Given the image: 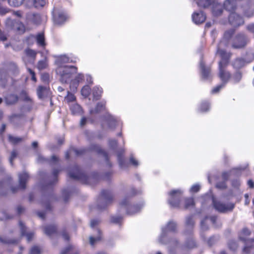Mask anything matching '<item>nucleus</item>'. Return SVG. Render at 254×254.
<instances>
[{"instance_id": "obj_64", "label": "nucleus", "mask_w": 254, "mask_h": 254, "mask_svg": "<svg viewBox=\"0 0 254 254\" xmlns=\"http://www.w3.org/2000/svg\"><path fill=\"white\" fill-rule=\"evenodd\" d=\"M72 249V246H68L65 249L63 250L60 254H68L69 252H70Z\"/></svg>"}, {"instance_id": "obj_30", "label": "nucleus", "mask_w": 254, "mask_h": 254, "mask_svg": "<svg viewBox=\"0 0 254 254\" xmlns=\"http://www.w3.org/2000/svg\"><path fill=\"white\" fill-rule=\"evenodd\" d=\"M211 11L213 15L215 17L220 16L223 11V7L221 3L215 1L212 6Z\"/></svg>"}, {"instance_id": "obj_13", "label": "nucleus", "mask_w": 254, "mask_h": 254, "mask_svg": "<svg viewBox=\"0 0 254 254\" xmlns=\"http://www.w3.org/2000/svg\"><path fill=\"white\" fill-rule=\"evenodd\" d=\"M5 25L7 27L19 33H23L25 31V27L23 23L18 20H12L8 18L5 21Z\"/></svg>"}, {"instance_id": "obj_42", "label": "nucleus", "mask_w": 254, "mask_h": 254, "mask_svg": "<svg viewBox=\"0 0 254 254\" xmlns=\"http://www.w3.org/2000/svg\"><path fill=\"white\" fill-rule=\"evenodd\" d=\"M21 99L24 102L32 103V99L28 96L27 92L25 90H22L20 93Z\"/></svg>"}, {"instance_id": "obj_31", "label": "nucleus", "mask_w": 254, "mask_h": 254, "mask_svg": "<svg viewBox=\"0 0 254 254\" xmlns=\"http://www.w3.org/2000/svg\"><path fill=\"white\" fill-rule=\"evenodd\" d=\"M223 7L226 10L232 13L237 8V3L235 0H225Z\"/></svg>"}, {"instance_id": "obj_32", "label": "nucleus", "mask_w": 254, "mask_h": 254, "mask_svg": "<svg viewBox=\"0 0 254 254\" xmlns=\"http://www.w3.org/2000/svg\"><path fill=\"white\" fill-rule=\"evenodd\" d=\"M84 79V76L82 73H78L77 76H76L75 78L72 80L70 79L69 81H71L70 84V88L71 89H76L79 83L80 82H82Z\"/></svg>"}, {"instance_id": "obj_17", "label": "nucleus", "mask_w": 254, "mask_h": 254, "mask_svg": "<svg viewBox=\"0 0 254 254\" xmlns=\"http://www.w3.org/2000/svg\"><path fill=\"white\" fill-rule=\"evenodd\" d=\"M9 122L15 127L20 126L25 121L24 115L22 113L13 114L8 117Z\"/></svg>"}, {"instance_id": "obj_57", "label": "nucleus", "mask_w": 254, "mask_h": 254, "mask_svg": "<svg viewBox=\"0 0 254 254\" xmlns=\"http://www.w3.org/2000/svg\"><path fill=\"white\" fill-rule=\"evenodd\" d=\"M218 240V238L217 237L213 236L209 238V239L207 241L208 245L211 247Z\"/></svg>"}, {"instance_id": "obj_23", "label": "nucleus", "mask_w": 254, "mask_h": 254, "mask_svg": "<svg viewBox=\"0 0 254 254\" xmlns=\"http://www.w3.org/2000/svg\"><path fill=\"white\" fill-rule=\"evenodd\" d=\"M103 120L107 123L109 128L114 129L116 127L118 122L117 119L109 113H107L103 117Z\"/></svg>"}, {"instance_id": "obj_35", "label": "nucleus", "mask_w": 254, "mask_h": 254, "mask_svg": "<svg viewBox=\"0 0 254 254\" xmlns=\"http://www.w3.org/2000/svg\"><path fill=\"white\" fill-rule=\"evenodd\" d=\"M68 18L67 14L64 12H60L58 17L55 19V23L58 25L63 24Z\"/></svg>"}, {"instance_id": "obj_27", "label": "nucleus", "mask_w": 254, "mask_h": 254, "mask_svg": "<svg viewBox=\"0 0 254 254\" xmlns=\"http://www.w3.org/2000/svg\"><path fill=\"white\" fill-rule=\"evenodd\" d=\"M6 105L10 106L15 104L18 101L19 97L15 93H8L4 96Z\"/></svg>"}, {"instance_id": "obj_28", "label": "nucleus", "mask_w": 254, "mask_h": 254, "mask_svg": "<svg viewBox=\"0 0 254 254\" xmlns=\"http://www.w3.org/2000/svg\"><path fill=\"white\" fill-rule=\"evenodd\" d=\"M19 225L20 228L21 236L26 237L28 242L31 241L34 236V233L32 232H27L26 227L21 221H19Z\"/></svg>"}, {"instance_id": "obj_55", "label": "nucleus", "mask_w": 254, "mask_h": 254, "mask_svg": "<svg viewBox=\"0 0 254 254\" xmlns=\"http://www.w3.org/2000/svg\"><path fill=\"white\" fill-rule=\"evenodd\" d=\"M8 69L11 70L13 74H16L18 72L17 65L13 63H9Z\"/></svg>"}, {"instance_id": "obj_24", "label": "nucleus", "mask_w": 254, "mask_h": 254, "mask_svg": "<svg viewBox=\"0 0 254 254\" xmlns=\"http://www.w3.org/2000/svg\"><path fill=\"white\" fill-rule=\"evenodd\" d=\"M194 224V222L192 215L186 217L185 222L186 230L184 231L185 235H191L192 234Z\"/></svg>"}, {"instance_id": "obj_63", "label": "nucleus", "mask_w": 254, "mask_h": 254, "mask_svg": "<svg viewBox=\"0 0 254 254\" xmlns=\"http://www.w3.org/2000/svg\"><path fill=\"white\" fill-rule=\"evenodd\" d=\"M200 190V186L198 184L193 185L190 189V191L191 192H197Z\"/></svg>"}, {"instance_id": "obj_45", "label": "nucleus", "mask_w": 254, "mask_h": 254, "mask_svg": "<svg viewBox=\"0 0 254 254\" xmlns=\"http://www.w3.org/2000/svg\"><path fill=\"white\" fill-rule=\"evenodd\" d=\"M242 77V74L240 71H237L232 76V80L234 83L240 81Z\"/></svg>"}, {"instance_id": "obj_33", "label": "nucleus", "mask_w": 254, "mask_h": 254, "mask_svg": "<svg viewBox=\"0 0 254 254\" xmlns=\"http://www.w3.org/2000/svg\"><path fill=\"white\" fill-rule=\"evenodd\" d=\"M70 110L71 114L74 116H81L83 113L82 107L77 103H72L70 104Z\"/></svg>"}, {"instance_id": "obj_9", "label": "nucleus", "mask_w": 254, "mask_h": 254, "mask_svg": "<svg viewBox=\"0 0 254 254\" xmlns=\"http://www.w3.org/2000/svg\"><path fill=\"white\" fill-rule=\"evenodd\" d=\"M109 145L110 148L114 152L117 153L118 161L120 167L122 169H126L128 167V164L125 160L124 158V149H121L117 150L118 142L116 139H110L109 140Z\"/></svg>"}, {"instance_id": "obj_46", "label": "nucleus", "mask_w": 254, "mask_h": 254, "mask_svg": "<svg viewBox=\"0 0 254 254\" xmlns=\"http://www.w3.org/2000/svg\"><path fill=\"white\" fill-rule=\"evenodd\" d=\"M228 247L229 250L233 252H235L238 248V245L236 241L234 240H229L228 242Z\"/></svg>"}, {"instance_id": "obj_41", "label": "nucleus", "mask_w": 254, "mask_h": 254, "mask_svg": "<svg viewBox=\"0 0 254 254\" xmlns=\"http://www.w3.org/2000/svg\"><path fill=\"white\" fill-rule=\"evenodd\" d=\"M36 41L37 44L41 47H44L46 45L45 39L43 33H38L36 36Z\"/></svg>"}, {"instance_id": "obj_4", "label": "nucleus", "mask_w": 254, "mask_h": 254, "mask_svg": "<svg viewBox=\"0 0 254 254\" xmlns=\"http://www.w3.org/2000/svg\"><path fill=\"white\" fill-rule=\"evenodd\" d=\"M68 176L70 179L80 181L82 184H89L91 180L99 181L101 177L97 172H93L91 177L86 175L77 164L69 167L68 170Z\"/></svg>"}, {"instance_id": "obj_15", "label": "nucleus", "mask_w": 254, "mask_h": 254, "mask_svg": "<svg viewBox=\"0 0 254 254\" xmlns=\"http://www.w3.org/2000/svg\"><path fill=\"white\" fill-rule=\"evenodd\" d=\"M224 46H217V53L221 57V61L219 62V66H227L229 64L231 54L227 53L221 48Z\"/></svg>"}, {"instance_id": "obj_38", "label": "nucleus", "mask_w": 254, "mask_h": 254, "mask_svg": "<svg viewBox=\"0 0 254 254\" xmlns=\"http://www.w3.org/2000/svg\"><path fill=\"white\" fill-rule=\"evenodd\" d=\"M215 1L216 0H198L196 3L198 6L205 8L211 5L212 6Z\"/></svg>"}, {"instance_id": "obj_22", "label": "nucleus", "mask_w": 254, "mask_h": 254, "mask_svg": "<svg viewBox=\"0 0 254 254\" xmlns=\"http://www.w3.org/2000/svg\"><path fill=\"white\" fill-rule=\"evenodd\" d=\"M246 167L247 166L244 167H239L238 168L232 169L230 173L227 172H223L222 175L223 180L224 181H227L228 180L229 176L232 174H233L236 176H240L241 174L242 171L245 170Z\"/></svg>"}, {"instance_id": "obj_59", "label": "nucleus", "mask_w": 254, "mask_h": 254, "mask_svg": "<svg viewBox=\"0 0 254 254\" xmlns=\"http://www.w3.org/2000/svg\"><path fill=\"white\" fill-rule=\"evenodd\" d=\"M225 85L224 84H222V83L214 87L211 91V93L212 94H215L218 93L222 88H223L224 87H225Z\"/></svg>"}, {"instance_id": "obj_1", "label": "nucleus", "mask_w": 254, "mask_h": 254, "mask_svg": "<svg viewBox=\"0 0 254 254\" xmlns=\"http://www.w3.org/2000/svg\"><path fill=\"white\" fill-rule=\"evenodd\" d=\"M60 170L57 169H54L52 172L53 179L50 181L42 180L41 182V185L43 191L42 199H47L45 202L42 201V205L44 206L47 211L52 210V206L50 202L52 201L57 200L56 195L53 192V187L54 185L58 182V176L59 174Z\"/></svg>"}, {"instance_id": "obj_12", "label": "nucleus", "mask_w": 254, "mask_h": 254, "mask_svg": "<svg viewBox=\"0 0 254 254\" xmlns=\"http://www.w3.org/2000/svg\"><path fill=\"white\" fill-rule=\"evenodd\" d=\"M169 194L170 197L168 201L170 206L173 208L179 207L183 196V191L181 190H174L169 192Z\"/></svg>"}, {"instance_id": "obj_2", "label": "nucleus", "mask_w": 254, "mask_h": 254, "mask_svg": "<svg viewBox=\"0 0 254 254\" xmlns=\"http://www.w3.org/2000/svg\"><path fill=\"white\" fill-rule=\"evenodd\" d=\"M69 62V58L65 55L58 57L56 63L58 65L56 71L60 76V81L62 83H67L71 79L73 74L76 73L77 68L73 65H64L63 64Z\"/></svg>"}, {"instance_id": "obj_3", "label": "nucleus", "mask_w": 254, "mask_h": 254, "mask_svg": "<svg viewBox=\"0 0 254 254\" xmlns=\"http://www.w3.org/2000/svg\"><path fill=\"white\" fill-rule=\"evenodd\" d=\"M177 223L174 221L168 222L166 227L162 228V232L158 238V242L163 245H169V254H176V249L178 248L179 242L176 238H167L168 232L176 233L177 232Z\"/></svg>"}, {"instance_id": "obj_5", "label": "nucleus", "mask_w": 254, "mask_h": 254, "mask_svg": "<svg viewBox=\"0 0 254 254\" xmlns=\"http://www.w3.org/2000/svg\"><path fill=\"white\" fill-rule=\"evenodd\" d=\"M87 151H95L97 154L102 155L109 167L112 166V164L109 161L108 153L100 145L96 144H91L88 148H82L79 149L71 147L66 152L65 157L66 159H68L70 157V153L72 152H74L77 156H79L85 154Z\"/></svg>"}, {"instance_id": "obj_58", "label": "nucleus", "mask_w": 254, "mask_h": 254, "mask_svg": "<svg viewBox=\"0 0 254 254\" xmlns=\"http://www.w3.org/2000/svg\"><path fill=\"white\" fill-rule=\"evenodd\" d=\"M29 254H41V251L38 247L34 246L31 248Z\"/></svg>"}, {"instance_id": "obj_43", "label": "nucleus", "mask_w": 254, "mask_h": 254, "mask_svg": "<svg viewBox=\"0 0 254 254\" xmlns=\"http://www.w3.org/2000/svg\"><path fill=\"white\" fill-rule=\"evenodd\" d=\"M98 235L96 237L90 236L89 238L90 244L93 246L96 242L99 241L101 239V232L100 230L97 229Z\"/></svg>"}, {"instance_id": "obj_48", "label": "nucleus", "mask_w": 254, "mask_h": 254, "mask_svg": "<svg viewBox=\"0 0 254 254\" xmlns=\"http://www.w3.org/2000/svg\"><path fill=\"white\" fill-rule=\"evenodd\" d=\"M8 140L9 142L14 144H16L22 141L23 139V137H15L9 134L8 136Z\"/></svg>"}, {"instance_id": "obj_62", "label": "nucleus", "mask_w": 254, "mask_h": 254, "mask_svg": "<svg viewBox=\"0 0 254 254\" xmlns=\"http://www.w3.org/2000/svg\"><path fill=\"white\" fill-rule=\"evenodd\" d=\"M37 66L38 68L40 70L45 68L46 67V62L43 60L39 61Z\"/></svg>"}, {"instance_id": "obj_8", "label": "nucleus", "mask_w": 254, "mask_h": 254, "mask_svg": "<svg viewBox=\"0 0 254 254\" xmlns=\"http://www.w3.org/2000/svg\"><path fill=\"white\" fill-rule=\"evenodd\" d=\"M130 197L128 195L126 196L120 202V208L119 211L120 212L122 209L126 210L127 215H133L140 211L143 206V202L136 204L135 205H131L130 203Z\"/></svg>"}, {"instance_id": "obj_40", "label": "nucleus", "mask_w": 254, "mask_h": 254, "mask_svg": "<svg viewBox=\"0 0 254 254\" xmlns=\"http://www.w3.org/2000/svg\"><path fill=\"white\" fill-rule=\"evenodd\" d=\"M7 84V74L3 70H0V86L4 88Z\"/></svg>"}, {"instance_id": "obj_52", "label": "nucleus", "mask_w": 254, "mask_h": 254, "mask_svg": "<svg viewBox=\"0 0 254 254\" xmlns=\"http://www.w3.org/2000/svg\"><path fill=\"white\" fill-rule=\"evenodd\" d=\"M45 4V0H33V4L36 8L42 7Z\"/></svg>"}, {"instance_id": "obj_60", "label": "nucleus", "mask_w": 254, "mask_h": 254, "mask_svg": "<svg viewBox=\"0 0 254 254\" xmlns=\"http://www.w3.org/2000/svg\"><path fill=\"white\" fill-rule=\"evenodd\" d=\"M33 21L34 23L36 24H38L41 22V17L40 15L38 14H33Z\"/></svg>"}, {"instance_id": "obj_18", "label": "nucleus", "mask_w": 254, "mask_h": 254, "mask_svg": "<svg viewBox=\"0 0 254 254\" xmlns=\"http://www.w3.org/2000/svg\"><path fill=\"white\" fill-rule=\"evenodd\" d=\"M229 22L234 27H238L242 25L244 23V20L242 16L235 12L230 13L229 16Z\"/></svg>"}, {"instance_id": "obj_39", "label": "nucleus", "mask_w": 254, "mask_h": 254, "mask_svg": "<svg viewBox=\"0 0 254 254\" xmlns=\"http://www.w3.org/2000/svg\"><path fill=\"white\" fill-rule=\"evenodd\" d=\"M45 233L50 236L57 232V227L55 225H50L46 226L44 228Z\"/></svg>"}, {"instance_id": "obj_44", "label": "nucleus", "mask_w": 254, "mask_h": 254, "mask_svg": "<svg viewBox=\"0 0 254 254\" xmlns=\"http://www.w3.org/2000/svg\"><path fill=\"white\" fill-rule=\"evenodd\" d=\"M0 242L4 244H16L18 240L16 239H7L0 236Z\"/></svg>"}, {"instance_id": "obj_6", "label": "nucleus", "mask_w": 254, "mask_h": 254, "mask_svg": "<svg viewBox=\"0 0 254 254\" xmlns=\"http://www.w3.org/2000/svg\"><path fill=\"white\" fill-rule=\"evenodd\" d=\"M251 231L247 228H244L239 235V239L245 244L243 252L246 254H254V237L250 238Z\"/></svg>"}, {"instance_id": "obj_50", "label": "nucleus", "mask_w": 254, "mask_h": 254, "mask_svg": "<svg viewBox=\"0 0 254 254\" xmlns=\"http://www.w3.org/2000/svg\"><path fill=\"white\" fill-rule=\"evenodd\" d=\"M210 104L207 101H203L200 104L199 110L201 112H205L209 110Z\"/></svg>"}, {"instance_id": "obj_7", "label": "nucleus", "mask_w": 254, "mask_h": 254, "mask_svg": "<svg viewBox=\"0 0 254 254\" xmlns=\"http://www.w3.org/2000/svg\"><path fill=\"white\" fill-rule=\"evenodd\" d=\"M114 200V195L111 190H103L97 200V208L98 210H105Z\"/></svg>"}, {"instance_id": "obj_11", "label": "nucleus", "mask_w": 254, "mask_h": 254, "mask_svg": "<svg viewBox=\"0 0 254 254\" xmlns=\"http://www.w3.org/2000/svg\"><path fill=\"white\" fill-rule=\"evenodd\" d=\"M248 38L246 34L240 32L236 34L232 39L231 46L234 49H241L246 46Z\"/></svg>"}, {"instance_id": "obj_25", "label": "nucleus", "mask_w": 254, "mask_h": 254, "mask_svg": "<svg viewBox=\"0 0 254 254\" xmlns=\"http://www.w3.org/2000/svg\"><path fill=\"white\" fill-rule=\"evenodd\" d=\"M206 18V15L202 11L194 12L192 14V21L196 24L202 23L205 21Z\"/></svg>"}, {"instance_id": "obj_47", "label": "nucleus", "mask_w": 254, "mask_h": 254, "mask_svg": "<svg viewBox=\"0 0 254 254\" xmlns=\"http://www.w3.org/2000/svg\"><path fill=\"white\" fill-rule=\"evenodd\" d=\"M46 90V88L43 86H39L37 90V95L39 99H42L44 98V93Z\"/></svg>"}, {"instance_id": "obj_14", "label": "nucleus", "mask_w": 254, "mask_h": 254, "mask_svg": "<svg viewBox=\"0 0 254 254\" xmlns=\"http://www.w3.org/2000/svg\"><path fill=\"white\" fill-rule=\"evenodd\" d=\"M29 174L23 172L18 174L19 186L16 187H11V190L12 193H15L19 189L24 190L26 187V183L29 179Z\"/></svg>"}, {"instance_id": "obj_54", "label": "nucleus", "mask_w": 254, "mask_h": 254, "mask_svg": "<svg viewBox=\"0 0 254 254\" xmlns=\"http://www.w3.org/2000/svg\"><path fill=\"white\" fill-rule=\"evenodd\" d=\"M26 54L27 56L31 58L33 60H34L36 58V53L35 51L32 49H27L25 51Z\"/></svg>"}, {"instance_id": "obj_49", "label": "nucleus", "mask_w": 254, "mask_h": 254, "mask_svg": "<svg viewBox=\"0 0 254 254\" xmlns=\"http://www.w3.org/2000/svg\"><path fill=\"white\" fill-rule=\"evenodd\" d=\"M91 92L90 87L88 85L84 86L81 90V95L85 98L88 97Z\"/></svg>"}, {"instance_id": "obj_29", "label": "nucleus", "mask_w": 254, "mask_h": 254, "mask_svg": "<svg viewBox=\"0 0 254 254\" xmlns=\"http://www.w3.org/2000/svg\"><path fill=\"white\" fill-rule=\"evenodd\" d=\"M77 191V189L73 187H67L64 189L62 190V195L64 202L68 201L70 196L72 193Z\"/></svg>"}, {"instance_id": "obj_20", "label": "nucleus", "mask_w": 254, "mask_h": 254, "mask_svg": "<svg viewBox=\"0 0 254 254\" xmlns=\"http://www.w3.org/2000/svg\"><path fill=\"white\" fill-rule=\"evenodd\" d=\"M226 66H219V77L222 81V83L226 85L230 79L231 73L226 70Z\"/></svg>"}, {"instance_id": "obj_61", "label": "nucleus", "mask_w": 254, "mask_h": 254, "mask_svg": "<svg viewBox=\"0 0 254 254\" xmlns=\"http://www.w3.org/2000/svg\"><path fill=\"white\" fill-rule=\"evenodd\" d=\"M37 162L40 163H48L49 162V158H46L41 155H38Z\"/></svg>"}, {"instance_id": "obj_56", "label": "nucleus", "mask_w": 254, "mask_h": 254, "mask_svg": "<svg viewBox=\"0 0 254 254\" xmlns=\"http://www.w3.org/2000/svg\"><path fill=\"white\" fill-rule=\"evenodd\" d=\"M244 14L248 18L253 17L254 15V8H250L246 10L244 12Z\"/></svg>"}, {"instance_id": "obj_37", "label": "nucleus", "mask_w": 254, "mask_h": 254, "mask_svg": "<svg viewBox=\"0 0 254 254\" xmlns=\"http://www.w3.org/2000/svg\"><path fill=\"white\" fill-rule=\"evenodd\" d=\"M246 63V61L244 58H239L234 61L233 66L235 68L240 69L243 67Z\"/></svg>"}, {"instance_id": "obj_10", "label": "nucleus", "mask_w": 254, "mask_h": 254, "mask_svg": "<svg viewBox=\"0 0 254 254\" xmlns=\"http://www.w3.org/2000/svg\"><path fill=\"white\" fill-rule=\"evenodd\" d=\"M212 204L213 208L218 212L224 213L228 211H231L235 207V204L228 203L226 205L217 200L214 196H212Z\"/></svg>"}, {"instance_id": "obj_21", "label": "nucleus", "mask_w": 254, "mask_h": 254, "mask_svg": "<svg viewBox=\"0 0 254 254\" xmlns=\"http://www.w3.org/2000/svg\"><path fill=\"white\" fill-rule=\"evenodd\" d=\"M235 32V30L234 29H231L225 31L224 34L223 39L220 41L218 45H219V46L228 47L229 45V41L232 38Z\"/></svg>"}, {"instance_id": "obj_26", "label": "nucleus", "mask_w": 254, "mask_h": 254, "mask_svg": "<svg viewBox=\"0 0 254 254\" xmlns=\"http://www.w3.org/2000/svg\"><path fill=\"white\" fill-rule=\"evenodd\" d=\"M189 237L186 239L184 244L182 246L183 249L190 250L197 247V244L192 234L187 235Z\"/></svg>"}, {"instance_id": "obj_19", "label": "nucleus", "mask_w": 254, "mask_h": 254, "mask_svg": "<svg viewBox=\"0 0 254 254\" xmlns=\"http://www.w3.org/2000/svg\"><path fill=\"white\" fill-rule=\"evenodd\" d=\"M208 219H210L211 222L215 227H219V226L216 224V221L217 220V217L216 216L214 215L210 217L206 216L200 222V228L201 231H205L208 229V225L206 223V221Z\"/></svg>"}, {"instance_id": "obj_51", "label": "nucleus", "mask_w": 254, "mask_h": 254, "mask_svg": "<svg viewBox=\"0 0 254 254\" xmlns=\"http://www.w3.org/2000/svg\"><path fill=\"white\" fill-rule=\"evenodd\" d=\"M194 205V202L193 198H187L185 199V209H188L190 206H193Z\"/></svg>"}, {"instance_id": "obj_34", "label": "nucleus", "mask_w": 254, "mask_h": 254, "mask_svg": "<svg viewBox=\"0 0 254 254\" xmlns=\"http://www.w3.org/2000/svg\"><path fill=\"white\" fill-rule=\"evenodd\" d=\"M106 103V101L103 100L98 102L95 108L90 109V114H98L102 111L105 110Z\"/></svg>"}, {"instance_id": "obj_16", "label": "nucleus", "mask_w": 254, "mask_h": 254, "mask_svg": "<svg viewBox=\"0 0 254 254\" xmlns=\"http://www.w3.org/2000/svg\"><path fill=\"white\" fill-rule=\"evenodd\" d=\"M199 68L202 79L204 80H211V73L210 67L205 65L204 63L202 60V56L201 57L199 63Z\"/></svg>"}, {"instance_id": "obj_36", "label": "nucleus", "mask_w": 254, "mask_h": 254, "mask_svg": "<svg viewBox=\"0 0 254 254\" xmlns=\"http://www.w3.org/2000/svg\"><path fill=\"white\" fill-rule=\"evenodd\" d=\"M103 92V90L101 87L99 86H95L93 88L92 90V94L93 97V100H99L101 96L102 93Z\"/></svg>"}, {"instance_id": "obj_53", "label": "nucleus", "mask_w": 254, "mask_h": 254, "mask_svg": "<svg viewBox=\"0 0 254 254\" xmlns=\"http://www.w3.org/2000/svg\"><path fill=\"white\" fill-rule=\"evenodd\" d=\"M123 219L121 216H112L111 217V222L114 224H120Z\"/></svg>"}]
</instances>
